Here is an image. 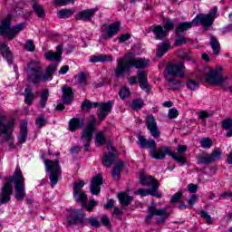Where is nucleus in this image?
<instances>
[{
    "instance_id": "8",
    "label": "nucleus",
    "mask_w": 232,
    "mask_h": 232,
    "mask_svg": "<svg viewBox=\"0 0 232 232\" xmlns=\"http://www.w3.org/2000/svg\"><path fill=\"white\" fill-rule=\"evenodd\" d=\"M96 125L97 118H95L93 115H91L89 117L88 125L82 130V135L81 138V140L85 148V151H90L88 148H90V143L92 142V139H93V130H95Z\"/></svg>"
},
{
    "instance_id": "34",
    "label": "nucleus",
    "mask_w": 232,
    "mask_h": 232,
    "mask_svg": "<svg viewBox=\"0 0 232 232\" xmlns=\"http://www.w3.org/2000/svg\"><path fill=\"white\" fill-rule=\"evenodd\" d=\"M209 45L212 48L214 55L218 56L220 54V43L217 39V37L211 35Z\"/></svg>"
},
{
    "instance_id": "22",
    "label": "nucleus",
    "mask_w": 232,
    "mask_h": 232,
    "mask_svg": "<svg viewBox=\"0 0 232 232\" xmlns=\"http://www.w3.org/2000/svg\"><path fill=\"white\" fill-rule=\"evenodd\" d=\"M63 58V45H58L56 47V53L48 52L44 54V59L46 61L61 63V59Z\"/></svg>"
},
{
    "instance_id": "12",
    "label": "nucleus",
    "mask_w": 232,
    "mask_h": 232,
    "mask_svg": "<svg viewBox=\"0 0 232 232\" xmlns=\"http://www.w3.org/2000/svg\"><path fill=\"white\" fill-rule=\"evenodd\" d=\"M84 181L79 180L78 183L74 182L72 186V197L76 202H80L82 206H86V200H88V196L82 191L84 188Z\"/></svg>"
},
{
    "instance_id": "3",
    "label": "nucleus",
    "mask_w": 232,
    "mask_h": 232,
    "mask_svg": "<svg viewBox=\"0 0 232 232\" xmlns=\"http://www.w3.org/2000/svg\"><path fill=\"white\" fill-rule=\"evenodd\" d=\"M12 18L10 16L2 20L0 24V35L5 37L7 41H14L17 37V34L24 30L26 24L24 23L18 24L16 26H11Z\"/></svg>"
},
{
    "instance_id": "21",
    "label": "nucleus",
    "mask_w": 232,
    "mask_h": 232,
    "mask_svg": "<svg viewBox=\"0 0 232 232\" xmlns=\"http://www.w3.org/2000/svg\"><path fill=\"white\" fill-rule=\"evenodd\" d=\"M138 144L140 148L150 150V151H155L157 150V142H155V140H148L144 136L138 137Z\"/></svg>"
},
{
    "instance_id": "48",
    "label": "nucleus",
    "mask_w": 232,
    "mask_h": 232,
    "mask_svg": "<svg viewBox=\"0 0 232 232\" xmlns=\"http://www.w3.org/2000/svg\"><path fill=\"white\" fill-rule=\"evenodd\" d=\"M198 82L193 80H188L187 82V88L188 90H190V92H195V90H198Z\"/></svg>"
},
{
    "instance_id": "24",
    "label": "nucleus",
    "mask_w": 232,
    "mask_h": 232,
    "mask_svg": "<svg viewBox=\"0 0 232 232\" xmlns=\"http://www.w3.org/2000/svg\"><path fill=\"white\" fill-rule=\"evenodd\" d=\"M62 92V101L63 104H72V102H73V89H72V87L63 86Z\"/></svg>"
},
{
    "instance_id": "37",
    "label": "nucleus",
    "mask_w": 232,
    "mask_h": 232,
    "mask_svg": "<svg viewBox=\"0 0 232 232\" xmlns=\"http://www.w3.org/2000/svg\"><path fill=\"white\" fill-rule=\"evenodd\" d=\"M117 155L115 152H109L108 154H105L102 158V164L106 168H110L113 162H115Z\"/></svg>"
},
{
    "instance_id": "16",
    "label": "nucleus",
    "mask_w": 232,
    "mask_h": 232,
    "mask_svg": "<svg viewBox=\"0 0 232 232\" xmlns=\"http://www.w3.org/2000/svg\"><path fill=\"white\" fill-rule=\"evenodd\" d=\"M146 126L154 139H159V137H160V130H159V125H157V121H155L153 115L147 116Z\"/></svg>"
},
{
    "instance_id": "62",
    "label": "nucleus",
    "mask_w": 232,
    "mask_h": 232,
    "mask_svg": "<svg viewBox=\"0 0 232 232\" xmlns=\"http://www.w3.org/2000/svg\"><path fill=\"white\" fill-rule=\"evenodd\" d=\"M178 153L177 155H180L182 157V155H184V153H186V151H188V146L186 145H178Z\"/></svg>"
},
{
    "instance_id": "7",
    "label": "nucleus",
    "mask_w": 232,
    "mask_h": 232,
    "mask_svg": "<svg viewBox=\"0 0 232 232\" xmlns=\"http://www.w3.org/2000/svg\"><path fill=\"white\" fill-rule=\"evenodd\" d=\"M45 170L50 173L49 179L51 180V186H56L59 182V177H61V165L59 160L55 161L52 160H44Z\"/></svg>"
},
{
    "instance_id": "27",
    "label": "nucleus",
    "mask_w": 232,
    "mask_h": 232,
    "mask_svg": "<svg viewBox=\"0 0 232 232\" xmlns=\"http://www.w3.org/2000/svg\"><path fill=\"white\" fill-rule=\"evenodd\" d=\"M0 53L4 59H6L8 64H12L14 56L12 54V51H10V47H8L6 44H0Z\"/></svg>"
},
{
    "instance_id": "36",
    "label": "nucleus",
    "mask_w": 232,
    "mask_h": 232,
    "mask_svg": "<svg viewBox=\"0 0 232 232\" xmlns=\"http://www.w3.org/2000/svg\"><path fill=\"white\" fill-rule=\"evenodd\" d=\"M28 138V124L24 123L20 128V136L18 137V142L20 144H24L26 139Z\"/></svg>"
},
{
    "instance_id": "10",
    "label": "nucleus",
    "mask_w": 232,
    "mask_h": 232,
    "mask_svg": "<svg viewBox=\"0 0 232 232\" xmlns=\"http://www.w3.org/2000/svg\"><path fill=\"white\" fill-rule=\"evenodd\" d=\"M221 68L213 69L211 67H206L204 69L205 81L208 84H222L224 82V75H222Z\"/></svg>"
},
{
    "instance_id": "18",
    "label": "nucleus",
    "mask_w": 232,
    "mask_h": 232,
    "mask_svg": "<svg viewBox=\"0 0 232 232\" xmlns=\"http://www.w3.org/2000/svg\"><path fill=\"white\" fill-rule=\"evenodd\" d=\"M104 183L102 174H98L91 180V193L92 195H99L101 193V186Z\"/></svg>"
},
{
    "instance_id": "41",
    "label": "nucleus",
    "mask_w": 232,
    "mask_h": 232,
    "mask_svg": "<svg viewBox=\"0 0 232 232\" xmlns=\"http://www.w3.org/2000/svg\"><path fill=\"white\" fill-rule=\"evenodd\" d=\"M178 57H180V59H185L186 61H191V51L179 49L178 51Z\"/></svg>"
},
{
    "instance_id": "40",
    "label": "nucleus",
    "mask_w": 232,
    "mask_h": 232,
    "mask_svg": "<svg viewBox=\"0 0 232 232\" xmlns=\"http://www.w3.org/2000/svg\"><path fill=\"white\" fill-rule=\"evenodd\" d=\"M48 97H50V92L47 89L44 90L41 94V100L39 102L40 108H46V102H48Z\"/></svg>"
},
{
    "instance_id": "20",
    "label": "nucleus",
    "mask_w": 232,
    "mask_h": 232,
    "mask_svg": "<svg viewBox=\"0 0 232 232\" xmlns=\"http://www.w3.org/2000/svg\"><path fill=\"white\" fill-rule=\"evenodd\" d=\"M99 8L95 7L92 9H86L76 14V19L78 21H92L95 13L98 12Z\"/></svg>"
},
{
    "instance_id": "14",
    "label": "nucleus",
    "mask_w": 232,
    "mask_h": 232,
    "mask_svg": "<svg viewBox=\"0 0 232 232\" xmlns=\"http://www.w3.org/2000/svg\"><path fill=\"white\" fill-rule=\"evenodd\" d=\"M162 217L161 219H157L158 222H164L166 218H168V208H160L157 209L155 206H150L149 208V214L146 217L145 222L146 224H150L151 222L152 217Z\"/></svg>"
},
{
    "instance_id": "4",
    "label": "nucleus",
    "mask_w": 232,
    "mask_h": 232,
    "mask_svg": "<svg viewBox=\"0 0 232 232\" xmlns=\"http://www.w3.org/2000/svg\"><path fill=\"white\" fill-rule=\"evenodd\" d=\"M150 155L152 159H156V160H164L166 155H169V157H172L176 162L186 164V157L173 153L171 147L161 146L155 150H150Z\"/></svg>"
},
{
    "instance_id": "33",
    "label": "nucleus",
    "mask_w": 232,
    "mask_h": 232,
    "mask_svg": "<svg viewBox=\"0 0 232 232\" xmlns=\"http://www.w3.org/2000/svg\"><path fill=\"white\" fill-rule=\"evenodd\" d=\"M25 99L24 102L28 106H32V102H34V99H35V94L32 92V86L28 85L24 89V93Z\"/></svg>"
},
{
    "instance_id": "60",
    "label": "nucleus",
    "mask_w": 232,
    "mask_h": 232,
    "mask_svg": "<svg viewBox=\"0 0 232 232\" xmlns=\"http://www.w3.org/2000/svg\"><path fill=\"white\" fill-rule=\"evenodd\" d=\"M179 117V111L175 108L169 110V119H177Z\"/></svg>"
},
{
    "instance_id": "42",
    "label": "nucleus",
    "mask_w": 232,
    "mask_h": 232,
    "mask_svg": "<svg viewBox=\"0 0 232 232\" xmlns=\"http://www.w3.org/2000/svg\"><path fill=\"white\" fill-rule=\"evenodd\" d=\"M142 106H144V101L141 99L133 100L130 108L135 111H139V110H142Z\"/></svg>"
},
{
    "instance_id": "63",
    "label": "nucleus",
    "mask_w": 232,
    "mask_h": 232,
    "mask_svg": "<svg viewBox=\"0 0 232 232\" xmlns=\"http://www.w3.org/2000/svg\"><path fill=\"white\" fill-rule=\"evenodd\" d=\"M220 32L223 35H225V34H229V32H232V23L228 24L225 27L221 28Z\"/></svg>"
},
{
    "instance_id": "58",
    "label": "nucleus",
    "mask_w": 232,
    "mask_h": 232,
    "mask_svg": "<svg viewBox=\"0 0 232 232\" xmlns=\"http://www.w3.org/2000/svg\"><path fill=\"white\" fill-rule=\"evenodd\" d=\"M57 72V65L56 64H51L48 65L46 68L45 72H47L49 75H53V72Z\"/></svg>"
},
{
    "instance_id": "30",
    "label": "nucleus",
    "mask_w": 232,
    "mask_h": 232,
    "mask_svg": "<svg viewBox=\"0 0 232 232\" xmlns=\"http://www.w3.org/2000/svg\"><path fill=\"white\" fill-rule=\"evenodd\" d=\"M152 32L155 35L156 41H162V39L168 35L164 30V27L160 24L153 25Z\"/></svg>"
},
{
    "instance_id": "43",
    "label": "nucleus",
    "mask_w": 232,
    "mask_h": 232,
    "mask_svg": "<svg viewBox=\"0 0 232 232\" xmlns=\"http://www.w3.org/2000/svg\"><path fill=\"white\" fill-rule=\"evenodd\" d=\"M168 50H169V45H168V44H160V47L158 48L157 56L162 57L164 53H168Z\"/></svg>"
},
{
    "instance_id": "52",
    "label": "nucleus",
    "mask_w": 232,
    "mask_h": 232,
    "mask_svg": "<svg viewBox=\"0 0 232 232\" xmlns=\"http://www.w3.org/2000/svg\"><path fill=\"white\" fill-rule=\"evenodd\" d=\"M87 220L92 227H101V221L97 218L91 217Z\"/></svg>"
},
{
    "instance_id": "26",
    "label": "nucleus",
    "mask_w": 232,
    "mask_h": 232,
    "mask_svg": "<svg viewBox=\"0 0 232 232\" xmlns=\"http://www.w3.org/2000/svg\"><path fill=\"white\" fill-rule=\"evenodd\" d=\"M165 79L168 82L167 87L169 90H180L182 88V82L174 78V76L165 75Z\"/></svg>"
},
{
    "instance_id": "51",
    "label": "nucleus",
    "mask_w": 232,
    "mask_h": 232,
    "mask_svg": "<svg viewBox=\"0 0 232 232\" xmlns=\"http://www.w3.org/2000/svg\"><path fill=\"white\" fill-rule=\"evenodd\" d=\"M200 144H201V148H205L206 150L211 148V146H213V142L211 141V140L208 139V138H204L200 140Z\"/></svg>"
},
{
    "instance_id": "49",
    "label": "nucleus",
    "mask_w": 232,
    "mask_h": 232,
    "mask_svg": "<svg viewBox=\"0 0 232 232\" xmlns=\"http://www.w3.org/2000/svg\"><path fill=\"white\" fill-rule=\"evenodd\" d=\"M130 91L128 87H123L120 90L119 95L121 99H128L130 97Z\"/></svg>"
},
{
    "instance_id": "64",
    "label": "nucleus",
    "mask_w": 232,
    "mask_h": 232,
    "mask_svg": "<svg viewBox=\"0 0 232 232\" xmlns=\"http://www.w3.org/2000/svg\"><path fill=\"white\" fill-rule=\"evenodd\" d=\"M35 124L38 126V128H43V126L46 124V120H44L43 117H40L36 119Z\"/></svg>"
},
{
    "instance_id": "46",
    "label": "nucleus",
    "mask_w": 232,
    "mask_h": 232,
    "mask_svg": "<svg viewBox=\"0 0 232 232\" xmlns=\"http://www.w3.org/2000/svg\"><path fill=\"white\" fill-rule=\"evenodd\" d=\"M137 77L139 82H148V73L144 71H138Z\"/></svg>"
},
{
    "instance_id": "56",
    "label": "nucleus",
    "mask_w": 232,
    "mask_h": 232,
    "mask_svg": "<svg viewBox=\"0 0 232 232\" xmlns=\"http://www.w3.org/2000/svg\"><path fill=\"white\" fill-rule=\"evenodd\" d=\"M76 0H55L54 5L56 6H66L69 3H75Z\"/></svg>"
},
{
    "instance_id": "5",
    "label": "nucleus",
    "mask_w": 232,
    "mask_h": 232,
    "mask_svg": "<svg viewBox=\"0 0 232 232\" xmlns=\"http://www.w3.org/2000/svg\"><path fill=\"white\" fill-rule=\"evenodd\" d=\"M14 120H10L6 122V117L0 115V137H3L4 140L9 144V148L14 149Z\"/></svg>"
},
{
    "instance_id": "55",
    "label": "nucleus",
    "mask_w": 232,
    "mask_h": 232,
    "mask_svg": "<svg viewBox=\"0 0 232 232\" xmlns=\"http://www.w3.org/2000/svg\"><path fill=\"white\" fill-rule=\"evenodd\" d=\"M179 38L175 40L174 42V44L176 46H182V44H186L188 42L186 41V38L180 34V35H178Z\"/></svg>"
},
{
    "instance_id": "13",
    "label": "nucleus",
    "mask_w": 232,
    "mask_h": 232,
    "mask_svg": "<svg viewBox=\"0 0 232 232\" xmlns=\"http://www.w3.org/2000/svg\"><path fill=\"white\" fill-rule=\"evenodd\" d=\"M121 28V22H116L110 25H102L101 28V32L104 34H102L98 40V43H102V39H111L113 35H117L119 34V30Z\"/></svg>"
},
{
    "instance_id": "28",
    "label": "nucleus",
    "mask_w": 232,
    "mask_h": 232,
    "mask_svg": "<svg viewBox=\"0 0 232 232\" xmlns=\"http://www.w3.org/2000/svg\"><path fill=\"white\" fill-rule=\"evenodd\" d=\"M113 61V56L111 54H98L92 55L90 58V63H111Z\"/></svg>"
},
{
    "instance_id": "19",
    "label": "nucleus",
    "mask_w": 232,
    "mask_h": 232,
    "mask_svg": "<svg viewBox=\"0 0 232 232\" xmlns=\"http://www.w3.org/2000/svg\"><path fill=\"white\" fill-rule=\"evenodd\" d=\"M184 68V62H180L179 63L176 64H169L167 65L166 72H164V77H166V75L169 77H177V75H179V73H180Z\"/></svg>"
},
{
    "instance_id": "15",
    "label": "nucleus",
    "mask_w": 232,
    "mask_h": 232,
    "mask_svg": "<svg viewBox=\"0 0 232 232\" xmlns=\"http://www.w3.org/2000/svg\"><path fill=\"white\" fill-rule=\"evenodd\" d=\"M68 226H78L84 224V213L78 209L70 210V216L67 218Z\"/></svg>"
},
{
    "instance_id": "38",
    "label": "nucleus",
    "mask_w": 232,
    "mask_h": 232,
    "mask_svg": "<svg viewBox=\"0 0 232 232\" xmlns=\"http://www.w3.org/2000/svg\"><path fill=\"white\" fill-rule=\"evenodd\" d=\"M33 10L34 14H36V15L39 17V19H44V17H46V13L44 12V9L41 4L34 2Z\"/></svg>"
},
{
    "instance_id": "2",
    "label": "nucleus",
    "mask_w": 232,
    "mask_h": 232,
    "mask_svg": "<svg viewBox=\"0 0 232 232\" xmlns=\"http://www.w3.org/2000/svg\"><path fill=\"white\" fill-rule=\"evenodd\" d=\"M149 63L150 62L144 58H136L135 53H127L123 58L118 60V64L114 71L115 77H117V79L125 77L130 68L142 70L148 66Z\"/></svg>"
},
{
    "instance_id": "23",
    "label": "nucleus",
    "mask_w": 232,
    "mask_h": 232,
    "mask_svg": "<svg viewBox=\"0 0 232 232\" xmlns=\"http://www.w3.org/2000/svg\"><path fill=\"white\" fill-rule=\"evenodd\" d=\"M111 108H113V102L109 101L105 103H102L100 107V112L98 114L99 121H104L106 117H108V113L111 111Z\"/></svg>"
},
{
    "instance_id": "50",
    "label": "nucleus",
    "mask_w": 232,
    "mask_h": 232,
    "mask_svg": "<svg viewBox=\"0 0 232 232\" xmlns=\"http://www.w3.org/2000/svg\"><path fill=\"white\" fill-rule=\"evenodd\" d=\"M93 108V104L90 100H85L82 103V110L83 111H90Z\"/></svg>"
},
{
    "instance_id": "45",
    "label": "nucleus",
    "mask_w": 232,
    "mask_h": 232,
    "mask_svg": "<svg viewBox=\"0 0 232 232\" xmlns=\"http://www.w3.org/2000/svg\"><path fill=\"white\" fill-rule=\"evenodd\" d=\"M95 142L99 144V146H102L106 142V138L104 137V133L100 131L95 136Z\"/></svg>"
},
{
    "instance_id": "31",
    "label": "nucleus",
    "mask_w": 232,
    "mask_h": 232,
    "mask_svg": "<svg viewBox=\"0 0 232 232\" xmlns=\"http://www.w3.org/2000/svg\"><path fill=\"white\" fill-rule=\"evenodd\" d=\"M118 199L120 204L123 206L124 208H128L131 202H133V196H128V193L121 192L118 194Z\"/></svg>"
},
{
    "instance_id": "29",
    "label": "nucleus",
    "mask_w": 232,
    "mask_h": 232,
    "mask_svg": "<svg viewBox=\"0 0 232 232\" xmlns=\"http://www.w3.org/2000/svg\"><path fill=\"white\" fill-rule=\"evenodd\" d=\"M84 125V120L82 118H72L69 121V130L70 131H77V130H81Z\"/></svg>"
},
{
    "instance_id": "39",
    "label": "nucleus",
    "mask_w": 232,
    "mask_h": 232,
    "mask_svg": "<svg viewBox=\"0 0 232 232\" xmlns=\"http://www.w3.org/2000/svg\"><path fill=\"white\" fill-rule=\"evenodd\" d=\"M75 14V10L72 9H62L57 13L59 19H68L71 15Z\"/></svg>"
},
{
    "instance_id": "53",
    "label": "nucleus",
    "mask_w": 232,
    "mask_h": 232,
    "mask_svg": "<svg viewBox=\"0 0 232 232\" xmlns=\"http://www.w3.org/2000/svg\"><path fill=\"white\" fill-rule=\"evenodd\" d=\"M24 48L27 50V52H35V44H34V41L27 40Z\"/></svg>"
},
{
    "instance_id": "54",
    "label": "nucleus",
    "mask_w": 232,
    "mask_h": 232,
    "mask_svg": "<svg viewBox=\"0 0 232 232\" xmlns=\"http://www.w3.org/2000/svg\"><path fill=\"white\" fill-rule=\"evenodd\" d=\"M77 81H78V84H80V86H86V73L81 72L78 75Z\"/></svg>"
},
{
    "instance_id": "59",
    "label": "nucleus",
    "mask_w": 232,
    "mask_h": 232,
    "mask_svg": "<svg viewBox=\"0 0 232 232\" xmlns=\"http://www.w3.org/2000/svg\"><path fill=\"white\" fill-rule=\"evenodd\" d=\"M101 222L106 227H110L111 226V222L110 221V218H108V216L106 215L102 216Z\"/></svg>"
},
{
    "instance_id": "6",
    "label": "nucleus",
    "mask_w": 232,
    "mask_h": 232,
    "mask_svg": "<svg viewBox=\"0 0 232 232\" xmlns=\"http://www.w3.org/2000/svg\"><path fill=\"white\" fill-rule=\"evenodd\" d=\"M218 12V7L215 6L213 9L209 11L208 14H198L192 20V23H194L196 26H198V24H202L203 30H209V28L213 26V23L217 18Z\"/></svg>"
},
{
    "instance_id": "47",
    "label": "nucleus",
    "mask_w": 232,
    "mask_h": 232,
    "mask_svg": "<svg viewBox=\"0 0 232 232\" xmlns=\"http://www.w3.org/2000/svg\"><path fill=\"white\" fill-rule=\"evenodd\" d=\"M199 215L203 220H206L207 224H213V218H211V216L206 210H201Z\"/></svg>"
},
{
    "instance_id": "17",
    "label": "nucleus",
    "mask_w": 232,
    "mask_h": 232,
    "mask_svg": "<svg viewBox=\"0 0 232 232\" xmlns=\"http://www.w3.org/2000/svg\"><path fill=\"white\" fill-rule=\"evenodd\" d=\"M140 182L142 186H147L148 188H150V189H154L156 193L159 191V180L153 178V176H146L144 174H140Z\"/></svg>"
},
{
    "instance_id": "25",
    "label": "nucleus",
    "mask_w": 232,
    "mask_h": 232,
    "mask_svg": "<svg viewBox=\"0 0 232 232\" xmlns=\"http://www.w3.org/2000/svg\"><path fill=\"white\" fill-rule=\"evenodd\" d=\"M155 189H157V187L154 188H138L134 195H140V197H148L149 195H151L152 197H157V198H162V195L159 194L158 192H155Z\"/></svg>"
},
{
    "instance_id": "61",
    "label": "nucleus",
    "mask_w": 232,
    "mask_h": 232,
    "mask_svg": "<svg viewBox=\"0 0 232 232\" xmlns=\"http://www.w3.org/2000/svg\"><path fill=\"white\" fill-rule=\"evenodd\" d=\"M140 87L144 92H147V93H150V90H151V87H150V84H148V81L140 82Z\"/></svg>"
},
{
    "instance_id": "32",
    "label": "nucleus",
    "mask_w": 232,
    "mask_h": 232,
    "mask_svg": "<svg viewBox=\"0 0 232 232\" xmlns=\"http://www.w3.org/2000/svg\"><path fill=\"white\" fill-rule=\"evenodd\" d=\"M193 24H195V23L192 22H183L181 24H179L176 29V35H179L184 34V32H187V30H189V28L193 27Z\"/></svg>"
},
{
    "instance_id": "57",
    "label": "nucleus",
    "mask_w": 232,
    "mask_h": 232,
    "mask_svg": "<svg viewBox=\"0 0 232 232\" xmlns=\"http://www.w3.org/2000/svg\"><path fill=\"white\" fill-rule=\"evenodd\" d=\"M223 130H231L232 128V119H226L222 121Z\"/></svg>"
},
{
    "instance_id": "35",
    "label": "nucleus",
    "mask_w": 232,
    "mask_h": 232,
    "mask_svg": "<svg viewBox=\"0 0 232 232\" xmlns=\"http://www.w3.org/2000/svg\"><path fill=\"white\" fill-rule=\"evenodd\" d=\"M122 168H124V162L119 161L112 169L113 180H116L117 182L121 180V172L122 171Z\"/></svg>"
},
{
    "instance_id": "44",
    "label": "nucleus",
    "mask_w": 232,
    "mask_h": 232,
    "mask_svg": "<svg viewBox=\"0 0 232 232\" xmlns=\"http://www.w3.org/2000/svg\"><path fill=\"white\" fill-rule=\"evenodd\" d=\"M163 30H165L166 34L169 33L170 30H173L175 28V22L173 20H167L163 25Z\"/></svg>"
},
{
    "instance_id": "1",
    "label": "nucleus",
    "mask_w": 232,
    "mask_h": 232,
    "mask_svg": "<svg viewBox=\"0 0 232 232\" xmlns=\"http://www.w3.org/2000/svg\"><path fill=\"white\" fill-rule=\"evenodd\" d=\"M14 198L18 202H23L26 192H24V178L19 167H16L15 171L12 177L6 178V182L2 187V195L0 197V204H6L12 199L14 195Z\"/></svg>"
},
{
    "instance_id": "9",
    "label": "nucleus",
    "mask_w": 232,
    "mask_h": 232,
    "mask_svg": "<svg viewBox=\"0 0 232 232\" xmlns=\"http://www.w3.org/2000/svg\"><path fill=\"white\" fill-rule=\"evenodd\" d=\"M43 75V67L41 63L37 61H32L28 64L27 79L29 82L33 84H39L41 82V76Z\"/></svg>"
},
{
    "instance_id": "11",
    "label": "nucleus",
    "mask_w": 232,
    "mask_h": 232,
    "mask_svg": "<svg viewBox=\"0 0 232 232\" xmlns=\"http://www.w3.org/2000/svg\"><path fill=\"white\" fill-rule=\"evenodd\" d=\"M222 157V150L220 148L215 149L211 154H208L207 152H203L198 157V164H205L206 166H209V164H213L217 162V160H220Z\"/></svg>"
}]
</instances>
